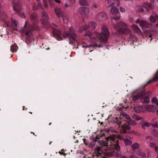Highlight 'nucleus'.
Instances as JSON below:
<instances>
[{
    "mask_svg": "<svg viewBox=\"0 0 158 158\" xmlns=\"http://www.w3.org/2000/svg\"><path fill=\"white\" fill-rule=\"evenodd\" d=\"M118 138L121 139V137L115 135H110L108 137L107 141L103 142L102 145L104 146L98 147L94 148L95 154L97 156L102 154V153L107 156H116L118 155V153L115 152L114 149L117 151H119L120 149V146L117 143L118 140L117 138Z\"/></svg>",
    "mask_w": 158,
    "mask_h": 158,
    "instance_id": "nucleus-1",
    "label": "nucleus"
},
{
    "mask_svg": "<svg viewBox=\"0 0 158 158\" xmlns=\"http://www.w3.org/2000/svg\"><path fill=\"white\" fill-rule=\"evenodd\" d=\"M56 3H60V0H54Z\"/></svg>",
    "mask_w": 158,
    "mask_h": 158,
    "instance_id": "nucleus-44",
    "label": "nucleus"
},
{
    "mask_svg": "<svg viewBox=\"0 0 158 158\" xmlns=\"http://www.w3.org/2000/svg\"><path fill=\"white\" fill-rule=\"evenodd\" d=\"M152 127H154L158 128V124L157 123H156L152 124Z\"/></svg>",
    "mask_w": 158,
    "mask_h": 158,
    "instance_id": "nucleus-33",
    "label": "nucleus"
},
{
    "mask_svg": "<svg viewBox=\"0 0 158 158\" xmlns=\"http://www.w3.org/2000/svg\"><path fill=\"white\" fill-rule=\"evenodd\" d=\"M108 4L109 6L115 5L119 6L120 4V1L119 0H108Z\"/></svg>",
    "mask_w": 158,
    "mask_h": 158,
    "instance_id": "nucleus-16",
    "label": "nucleus"
},
{
    "mask_svg": "<svg viewBox=\"0 0 158 158\" xmlns=\"http://www.w3.org/2000/svg\"><path fill=\"white\" fill-rule=\"evenodd\" d=\"M83 23H85V22H84V21H83Z\"/></svg>",
    "mask_w": 158,
    "mask_h": 158,
    "instance_id": "nucleus-56",
    "label": "nucleus"
},
{
    "mask_svg": "<svg viewBox=\"0 0 158 158\" xmlns=\"http://www.w3.org/2000/svg\"><path fill=\"white\" fill-rule=\"evenodd\" d=\"M155 145V144L152 143H151L150 146L151 147H153Z\"/></svg>",
    "mask_w": 158,
    "mask_h": 158,
    "instance_id": "nucleus-46",
    "label": "nucleus"
},
{
    "mask_svg": "<svg viewBox=\"0 0 158 158\" xmlns=\"http://www.w3.org/2000/svg\"><path fill=\"white\" fill-rule=\"evenodd\" d=\"M14 4L13 9L17 13L20 15V17L25 18V16L23 13L20 12L21 6L20 5L19 2L16 3L15 1L13 2Z\"/></svg>",
    "mask_w": 158,
    "mask_h": 158,
    "instance_id": "nucleus-11",
    "label": "nucleus"
},
{
    "mask_svg": "<svg viewBox=\"0 0 158 158\" xmlns=\"http://www.w3.org/2000/svg\"><path fill=\"white\" fill-rule=\"evenodd\" d=\"M30 18L33 22V24L29 23L28 21H26L24 27L19 31L21 35L23 38L26 40H34V30L39 31L40 28L36 23L38 22V15L35 13L31 14Z\"/></svg>",
    "mask_w": 158,
    "mask_h": 158,
    "instance_id": "nucleus-4",
    "label": "nucleus"
},
{
    "mask_svg": "<svg viewBox=\"0 0 158 158\" xmlns=\"http://www.w3.org/2000/svg\"><path fill=\"white\" fill-rule=\"evenodd\" d=\"M43 1L44 6L46 7H47L48 6L47 0H43Z\"/></svg>",
    "mask_w": 158,
    "mask_h": 158,
    "instance_id": "nucleus-31",
    "label": "nucleus"
},
{
    "mask_svg": "<svg viewBox=\"0 0 158 158\" xmlns=\"http://www.w3.org/2000/svg\"><path fill=\"white\" fill-rule=\"evenodd\" d=\"M64 5L65 7H70L71 6L70 5H69L67 3H65Z\"/></svg>",
    "mask_w": 158,
    "mask_h": 158,
    "instance_id": "nucleus-40",
    "label": "nucleus"
},
{
    "mask_svg": "<svg viewBox=\"0 0 158 158\" xmlns=\"http://www.w3.org/2000/svg\"><path fill=\"white\" fill-rule=\"evenodd\" d=\"M133 118L137 121H139L141 119V118L140 117H139L137 114H134L132 116Z\"/></svg>",
    "mask_w": 158,
    "mask_h": 158,
    "instance_id": "nucleus-26",
    "label": "nucleus"
},
{
    "mask_svg": "<svg viewBox=\"0 0 158 158\" xmlns=\"http://www.w3.org/2000/svg\"><path fill=\"white\" fill-rule=\"evenodd\" d=\"M49 18L47 13L43 11L41 19L42 23L46 28L52 27V34L54 37L57 39L63 40L62 37L65 39L68 38L69 40H76L78 35L76 33L74 29L71 27L69 28V30H64L62 35L61 31L57 29L54 28L48 22Z\"/></svg>",
    "mask_w": 158,
    "mask_h": 158,
    "instance_id": "nucleus-2",
    "label": "nucleus"
},
{
    "mask_svg": "<svg viewBox=\"0 0 158 158\" xmlns=\"http://www.w3.org/2000/svg\"><path fill=\"white\" fill-rule=\"evenodd\" d=\"M36 1L38 2V5L37 6L36 5L33 6V9L34 10H35L37 9H39L40 8L42 9H44V7L43 5L39 2L40 0H36Z\"/></svg>",
    "mask_w": 158,
    "mask_h": 158,
    "instance_id": "nucleus-17",
    "label": "nucleus"
},
{
    "mask_svg": "<svg viewBox=\"0 0 158 158\" xmlns=\"http://www.w3.org/2000/svg\"><path fill=\"white\" fill-rule=\"evenodd\" d=\"M158 100V99L154 97L152 99V102L153 103H156Z\"/></svg>",
    "mask_w": 158,
    "mask_h": 158,
    "instance_id": "nucleus-32",
    "label": "nucleus"
},
{
    "mask_svg": "<svg viewBox=\"0 0 158 158\" xmlns=\"http://www.w3.org/2000/svg\"><path fill=\"white\" fill-rule=\"evenodd\" d=\"M150 102V99L149 97L148 96H145L144 100L143 102L145 103H148Z\"/></svg>",
    "mask_w": 158,
    "mask_h": 158,
    "instance_id": "nucleus-28",
    "label": "nucleus"
},
{
    "mask_svg": "<svg viewBox=\"0 0 158 158\" xmlns=\"http://www.w3.org/2000/svg\"><path fill=\"white\" fill-rule=\"evenodd\" d=\"M157 106H158V100L155 103Z\"/></svg>",
    "mask_w": 158,
    "mask_h": 158,
    "instance_id": "nucleus-50",
    "label": "nucleus"
},
{
    "mask_svg": "<svg viewBox=\"0 0 158 158\" xmlns=\"http://www.w3.org/2000/svg\"><path fill=\"white\" fill-rule=\"evenodd\" d=\"M55 11L56 13L57 16L60 18L62 17L63 20L64 22V18H63V13L62 11L60 9L56 7L55 8Z\"/></svg>",
    "mask_w": 158,
    "mask_h": 158,
    "instance_id": "nucleus-15",
    "label": "nucleus"
},
{
    "mask_svg": "<svg viewBox=\"0 0 158 158\" xmlns=\"http://www.w3.org/2000/svg\"><path fill=\"white\" fill-rule=\"evenodd\" d=\"M139 145L137 143L133 144L131 146L133 150H135L139 148Z\"/></svg>",
    "mask_w": 158,
    "mask_h": 158,
    "instance_id": "nucleus-27",
    "label": "nucleus"
},
{
    "mask_svg": "<svg viewBox=\"0 0 158 158\" xmlns=\"http://www.w3.org/2000/svg\"><path fill=\"white\" fill-rule=\"evenodd\" d=\"M49 4H50V6L51 7L54 6V3L52 1H49Z\"/></svg>",
    "mask_w": 158,
    "mask_h": 158,
    "instance_id": "nucleus-37",
    "label": "nucleus"
},
{
    "mask_svg": "<svg viewBox=\"0 0 158 158\" xmlns=\"http://www.w3.org/2000/svg\"><path fill=\"white\" fill-rule=\"evenodd\" d=\"M155 36L154 35L153 33L150 34L149 35L150 37L151 38V40H152V39H155Z\"/></svg>",
    "mask_w": 158,
    "mask_h": 158,
    "instance_id": "nucleus-35",
    "label": "nucleus"
},
{
    "mask_svg": "<svg viewBox=\"0 0 158 158\" xmlns=\"http://www.w3.org/2000/svg\"><path fill=\"white\" fill-rule=\"evenodd\" d=\"M152 138L150 136H148L146 138L145 140L147 142H149L152 139Z\"/></svg>",
    "mask_w": 158,
    "mask_h": 158,
    "instance_id": "nucleus-30",
    "label": "nucleus"
},
{
    "mask_svg": "<svg viewBox=\"0 0 158 158\" xmlns=\"http://www.w3.org/2000/svg\"><path fill=\"white\" fill-rule=\"evenodd\" d=\"M94 7L95 8H97L98 7L96 5H94Z\"/></svg>",
    "mask_w": 158,
    "mask_h": 158,
    "instance_id": "nucleus-48",
    "label": "nucleus"
},
{
    "mask_svg": "<svg viewBox=\"0 0 158 158\" xmlns=\"http://www.w3.org/2000/svg\"><path fill=\"white\" fill-rule=\"evenodd\" d=\"M110 13L113 15L115 16L112 17V19H114L115 21H118L120 19V16L118 10L114 6H113L111 9Z\"/></svg>",
    "mask_w": 158,
    "mask_h": 158,
    "instance_id": "nucleus-9",
    "label": "nucleus"
},
{
    "mask_svg": "<svg viewBox=\"0 0 158 158\" xmlns=\"http://www.w3.org/2000/svg\"><path fill=\"white\" fill-rule=\"evenodd\" d=\"M158 80V72L155 75L153 78L149 81L147 82V84H150L151 82H155Z\"/></svg>",
    "mask_w": 158,
    "mask_h": 158,
    "instance_id": "nucleus-18",
    "label": "nucleus"
},
{
    "mask_svg": "<svg viewBox=\"0 0 158 158\" xmlns=\"http://www.w3.org/2000/svg\"><path fill=\"white\" fill-rule=\"evenodd\" d=\"M152 133L155 136L158 137V132L156 130H154L152 132Z\"/></svg>",
    "mask_w": 158,
    "mask_h": 158,
    "instance_id": "nucleus-29",
    "label": "nucleus"
},
{
    "mask_svg": "<svg viewBox=\"0 0 158 158\" xmlns=\"http://www.w3.org/2000/svg\"><path fill=\"white\" fill-rule=\"evenodd\" d=\"M121 158H127L126 156H123L121 157Z\"/></svg>",
    "mask_w": 158,
    "mask_h": 158,
    "instance_id": "nucleus-49",
    "label": "nucleus"
},
{
    "mask_svg": "<svg viewBox=\"0 0 158 158\" xmlns=\"http://www.w3.org/2000/svg\"><path fill=\"white\" fill-rule=\"evenodd\" d=\"M137 154L139 156H140L142 158H144L146 157L145 154L144 153L140 151H139L138 152Z\"/></svg>",
    "mask_w": 158,
    "mask_h": 158,
    "instance_id": "nucleus-25",
    "label": "nucleus"
},
{
    "mask_svg": "<svg viewBox=\"0 0 158 158\" xmlns=\"http://www.w3.org/2000/svg\"><path fill=\"white\" fill-rule=\"evenodd\" d=\"M129 158H138L135 155H132Z\"/></svg>",
    "mask_w": 158,
    "mask_h": 158,
    "instance_id": "nucleus-43",
    "label": "nucleus"
},
{
    "mask_svg": "<svg viewBox=\"0 0 158 158\" xmlns=\"http://www.w3.org/2000/svg\"><path fill=\"white\" fill-rule=\"evenodd\" d=\"M150 126L149 123H145L142 126L143 128H144L145 127H148Z\"/></svg>",
    "mask_w": 158,
    "mask_h": 158,
    "instance_id": "nucleus-34",
    "label": "nucleus"
},
{
    "mask_svg": "<svg viewBox=\"0 0 158 158\" xmlns=\"http://www.w3.org/2000/svg\"><path fill=\"white\" fill-rule=\"evenodd\" d=\"M114 27L120 34H127L130 33V31L128 28L127 26L125 23L120 21L116 25L113 24Z\"/></svg>",
    "mask_w": 158,
    "mask_h": 158,
    "instance_id": "nucleus-5",
    "label": "nucleus"
},
{
    "mask_svg": "<svg viewBox=\"0 0 158 158\" xmlns=\"http://www.w3.org/2000/svg\"><path fill=\"white\" fill-rule=\"evenodd\" d=\"M79 3L80 5L81 6H87L88 5L87 0H79Z\"/></svg>",
    "mask_w": 158,
    "mask_h": 158,
    "instance_id": "nucleus-23",
    "label": "nucleus"
},
{
    "mask_svg": "<svg viewBox=\"0 0 158 158\" xmlns=\"http://www.w3.org/2000/svg\"><path fill=\"white\" fill-rule=\"evenodd\" d=\"M98 47L99 48H100V46H98Z\"/></svg>",
    "mask_w": 158,
    "mask_h": 158,
    "instance_id": "nucleus-53",
    "label": "nucleus"
},
{
    "mask_svg": "<svg viewBox=\"0 0 158 158\" xmlns=\"http://www.w3.org/2000/svg\"><path fill=\"white\" fill-rule=\"evenodd\" d=\"M96 26V24L95 23L90 22L88 25L83 26L79 28L80 32H82L83 30H85V36H88L91 38L90 40H108L110 35L109 32L107 27L104 25H102L101 27V33L100 34L96 31H95L93 33L88 30V29H94Z\"/></svg>",
    "mask_w": 158,
    "mask_h": 158,
    "instance_id": "nucleus-3",
    "label": "nucleus"
},
{
    "mask_svg": "<svg viewBox=\"0 0 158 158\" xmlns=\"http://www.w3.org/2000/svg\"><path fill=\"white\" fill-rule=\"evenodd\" d=\"M122 117L127 119L125 120L124 121H126L128 124L132 125H135L136 124V123L134 120L131 119L129 116L126 114V113L122 112L121 113L120 117Z\"/></svg>",
    "mask_w": 158,
    "mask_h": 158,
    "instance_id": "nucleus-10",
    "label": "nucleus"
},
{
    "mask_svg": "<svg viewBox=\"0 0 158 158\" xmlns=\"http://www.w3.org/2000/svg\"><path fill=\"white\" fill-rule=\"evenodd\" d=\"M157 2H158V0H156Z\"/></svg>",
    "mask_w": 158,
    "mask_h": 158,
    "instance_id": "nucleus-55",
    "label": "nucleus"
},
{
    "mask_svg": "<svg viewBox=\"0 0 158 158\" xmlns=\"http://www.w3.org/2000/svg\"><path fill=\"white\" fill-rule=\"evenodd\" d=\"M155 109V106L152 105L148 106L146 107L147 110L150 112H153Z\"/></svg>",
    "mask_w": 158,
    "mask_h": 158,
    "instance_id": "nucleus-20",
    "label": "nucleus"
},
{
    "mask_svg": "<svg viewBox=\"0 0 158 158\" xmlns=\"http://www.w3.org/2000/svg\"><path fill=\"white\" fill-rule=\"evenodd\" d=\"M122 108H120V109H118V110H122Z\"/></svg>",
    "mask_w": 158,
    "mask_h": 158,
    "instance_id": "nucleus-52",
    "label": "nucleus"
},
{
    "mask_svg": "<svg viewBox=\"0 0 158 158\" xmlns=\"http://www.w3.org/2000/svg\"><path fill=\"white\" fill-rule=\"evenodd\" d=\"M78 12L81 15L87 16L89 13V8L87 7H81L79 8Z\"/></svg>",
    "mask_w": 158,
    "mask_h": 158,
    "instance_id": "nucleus-14",
    "label": "nucleus"
},
{
    "mask_svg": "<svg viewBox=\"0 0 158 158\" xmlns=\"http://www.w3.org/2000/svg\"><path fill=\"white\" fill-rule=\"evenodd\" d=\"M107 18V15L104 12H102L96 15V19L99 21L106 20Z\"/></svg>",
    "mask_w": 158,
    "mask_h": 158,
    "instance_id": "nucleus-13",
    "label": "nucleus"
},
{
    "mask_svg": "<svg viewBox=\"0 0 158 158\" xmlns=\"http://www.w3.org/2000/svg\"><path fill=\"white\" fill-rule=\"evenodd\" d=\"M134 109L136 112L139 113L142 111V107L141 106H136L134 108Z\"/></svg>",
    "mask_w": 158,
    "mask_h": 158,
    "instance_id": "nucleus-22",
    "label": "nucleus"
},
{
    "mask_svg": "<svg viewBox=\"0 0 158 158\" xmlns=\"http://www.w3.org/2000/svg\"><path fill=\"white\" fill-rule=\"evenodd\" d=\"M114 121L117 123L118 125H121V130L120 131L122 132H125V130H129L130 128V126L126 124H124L123 125L122 124V123H123V121L121 120V118H115V120Z\"/></svg>",
    "mask_w": 158,
    "mask_h": 158,
    "instance_id": "nucleus-7",
    "label": "nucleus"
},
{
    "mask_svg": "<svg viewBox=\"0 0 158 158\" xmlns=\"http://www.w3.org/2000/svg\"><path fill=\"white\" fill-rule=\"evenodd\" d=\"M71 3L73 4L75 3V0H69Z\"/></svg>",
    "mask_w": 158,
    "mask_h": 158,
    "instance_id": "nucleus-42",
    "label": "nucleus"
},
{
    "mask_svg": "<svg viewBox=\"0 0 158 158\" xmlns=\"http://www.w3.org/2000/svg\"><path fill=\"white\" fill-rule=\"evenodd\" d=\"M157 114L158 115V109L156 110Z\"/></svg>",
    "mask_w": 158,
    "mask_h": 158,
    "instance_id": "nucleus-51",
    "label": "nucleus"
},
{
    "mask_svg": "<svg viewBox=\"0 0 158 158\" xmlns=\"http://www.w3.org/2000/svg\"><path fill=\"white\" fill-rule=\"evenodd\" d=\"M18 49V47L15 44H12L10 47V50L12 52H16Z\"/></svg>",
    "mask_w": 158,
    "mask_h": 158,
    "instance_id": "nucleus-21",
    "label": "nucleus"
},
{
    "mask_svg": "<svg viewBox=\"0 0 158 158\" xmlns=\"http://www.w3.org/2000/svg\"><path fill=\"white\" fill-rule=\"evenodd\" d=\"M124 140L125 142V143L126 145H130L132 143L131 141L128 139H124Z\"/></svg>",
    "mask_w": 158,
    "mask_h": 158,
    "instance_id": "nucleus-24",
    "label": "nucleus"
},
{
    "mask_svg": "<svg viewBox=\"0 0 158 158\" xmlns=\"http://www.w3.org/2000/svg\"><path fill=\"white\" fill-rule=\"evenodd\" d=\"M130 41H133V40H130Z\"/></svg>",
    "mask_w": 158,
    "mask_h": 158,
    "instance_id": "nucleus-54",
    "label": "nucleus"
},
{
    "mask_svg": "<svg viewBox=\"0 0 158 158\" xmlns=\"http://www.w3.org/2000/svg\"><path fill=\"white\" fill-rule=\"evenodd\" d=\"M76 40H70V41L69 42V43L70 44H73V42H76Z\"/></svg>",
    "mask_w": 158,
    "mask_h": 158,
    "instance_id": "nucleus-38",
    "label": "nucleus"
},
{
    "mask_svg": "<svg viewBox=\"0 0 158 158\" xmlns=\"http://www.w3.org/2000/svg\"><path fill=\"white\" fill-rule=\"evenodd\" d=\"M147 94L149 96H150L151 95V93L149 92H148Z\"/></svg>",
    "mask_w": 158,
    "mask_h": 158,
    "instance_id": "nucleus-47",
    "label": "nucleus"
},
{
    "mask_svg": "<svg viewBox=\"0 0 158 158\" xmlns=\"http://www.w3.org/2000/svg\"><path fill=\"white\" fill-rule=\"evenodd\" d=\"M144 94V92L139 93H135L133 94L132 96L131 97V99L134 101H136L138 99H142L143 98Z\"/></svg>",
    "mask_w": 158,
    "mask_h": 158,
    "instance_id": "nucleus-12",
    "label": "nucleus"
},
{
    "mask_svg": "<svg viewBox=\"0 0 158 158\" xmlns=\"http://www.w3.org/2000/svg\"><path fill=\"white\" fill-rule=\"evenodd\" d=\"M25 42L27 44H29L30 43H31V40H25Z\"/></svg>",
    "mask_w": 158,
    "mask_h": 158,
    "instance_id": "nucleus-39",
    "label": "nucleus"
},
{
    "mask_svg": "<svg viewBox=\"0 0 158 158\" xmlns=\"http://www.w3.org/2000/svg\"><path fill=\"white\" fill-rule=\"evenodd\" d=\"M136 22L137 23H139L140 26L142 27L143 29H145L148 28V29H146L144 31L145 32L149 31L150 30L149 29L151 28L152 27V26L151 24L148 23L145 21L142 20L140 21L139 19H137Z\"/></svg>",
    "mask_w": 158,
    "mask_h": 158,
    "instance_id": "nucleus-8",
    "label": "nucleus"
},
{
    "mask_svg": "<svg viewBox=\"0 0 158 158\" xmlns=\"http://www.w3.org/2000/svg\"><path fill=\"white\" fill-rule=\"evenodd\" d=\"M120 10L122 12H124L125 11V10L124 8L121 7H120Z\"/></svg>",
    "mask_w": 158,
    "mask_h": 158,
    "instance_id": "nucleus-36",
    "label": "nucleus"
},
{
    "mask_svg": "<svg viewBox=\"0 0 158 158\" xmlns=\"http://www.w3.org/2000/svg\"><path fill=\"white\" fill-rule=\"evenodd\" d=\"M131 38H132V37L134 38V39H135V40H137V38L134 35L131 34Z\"/></svg>",
    "mask_w": 158,
    "mask_h": 158,
    "instance_id": "nucleus-41",
    "label": "nucleus"
},
{
    "mask_svg": "<svg viewBox=\"0 0 158 158\" xmlns=\"http://www.w3.org/2000/svg\"><path fill=\"white\" fill-rule=\"evenodd\" d=\"M151 4L148 2H145L144 3L142 7H140L139 9V11L142 12L145 11V10L148 11L149 9H153V6L155 3L154 0H150Z\"/></svg>",
    "mask_w": 158,
    "mask_h": 158,
    "instance_id": "nucleus-6",
    "label": "nucleus"
},
{
    "mask_svg": "<svg viewBox=\"0 0 158 158\" xmlns=\"http://www.w3.org/2000/svg\"><path fill=\"white\" fill-rule=\"evenodd\" d=\"M132 27L136 33L139 34H140L142 33L141 31L140 30L139 27L136 25H132Z\"/></svg>",
    "mask_w": 158,
    "mask_h": 158,
    "instance_id": "nucleus-19",
    "label": "nucleus"
},
{
    "mask_svg": "<svg viewBox=\"0 0 158 158\" xmlns=\"http://www.w3.org/2000/svg\"><path fill=\"white\" fill-rule=\"evenodd\" d=\"M155 151L156 152L158 153V147L155 148Z\"/></svg>",
    "mask_w": 158,
    "mask_h": 158,
    "instance_id": "nucleus-45",
    "label": "nucleus"
}]
</instances>
